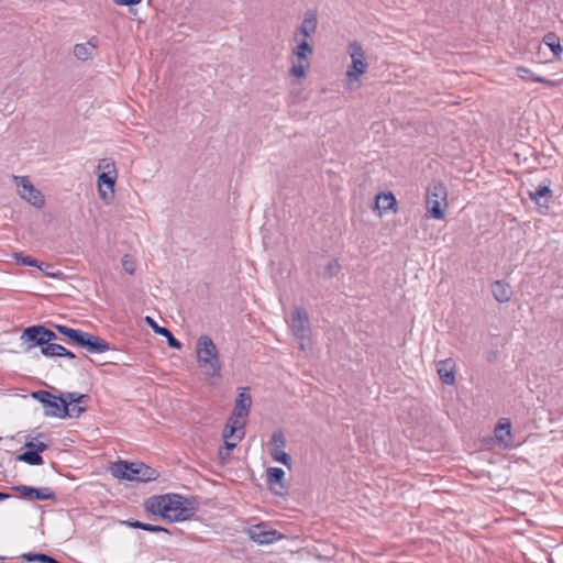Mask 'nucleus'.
Here are the masks:
<instances>
[{"label":"nucleus","instance_id":"1","mask_svg":"<svg viewBox=\"0 0 563 563\" xmlns=\"http://www.w3.org/2000/svg\"><path fill=\"white\" fill-rule=\"evenodd\" d=\"M144 509L167 522H179L195 515L191 501L178 494L155 495L145 499Z\"/></svg>","mask_w":563,"mask_h":563},{"label":"nucleus","instance_id":"2","mask_svg":"<svg viewBox=\"0 0 563 563\" xmlns=\"http://www.w3.org/2000/svg\"><path fill=\"white\" fill-rule=\"evenodd\" d=\"M197 363L203 375L208 378H219L221 363L218 349L209 335H201L196 344Z\"/></svg>","mask_w":563,"mask_h":563},{"label":"nucleus","instance_id":"3","mask_svg":"<svg viewBox=\"0 0 563 563\" xmlns=\"http://www.w3.org/2000/svg\"><path fill=\"white\" fill-rule=\"evenodd\" d=\"M427 219L443 220L448 208V189L442 181L432 180L426 194Z\"/></svg>","mask_w":563,"mask_h":563},{"label":"nucleus","instance_id":"4","mask_svg":"<svg viewBox=\"0 0 563 563\" xmlns=\"http://www.w3.org/2000/svg\"><path fill=\"white\" fill-rule=\"evenodd\" d=\"M111 474L119 479L150 482L158 477V472L144 463L115 462L111 466Z\"/></svg>","mask_w":563,"mask_h":563},{"label":"nucleus","instance_id":"5","mask_svg":"<svg viewBox=\"0 0 563 563\" xmlns=\"http://www.w3.org/2000/svg\"><path fill=\"white\" fill-rule=\"evenodd\" d=\"M296 45L290 52L289 74L298 79H303L307 76L310 67V57L313 54V46L311 40L294 38Z\"/></svg>","mask_w":563,"mask_h":563},{"label":"nucleus","instance_id":"6","mask_svg":"<svg viewBox=\"0 0 563 563\" xmlns=\"http://www.w3.org/2000/svg\"><path fill=\"white\" fill-rule=\"evenodd\" d=\"M347 53L352 62L346 69V89L354 90L360 87V78L366 71L367 63L365 52L360 43H350Z\"/></svg>","mask_w":563,"mask_h":563},{"label":"nucleus","instance_id":"7","mask_svg":"<svg viewBox=\"0 0 563 563\" xmlns=\"http://www.w3.org/2000/svg\"><path fill=\"white\" fill-rule=\"evenodd\" d=\"M32 397L42 404L46 417L65 418L68 416V401L63 396H54L46 390L32 393Z\"/></svg>","mask_w":563,"mask_h":563},{"label":"nucleus","instance_id":"8","mask_svg":"<svg viewBox=\"0 0 563 563\" xmlns=\"http://www.w3.org/2000/svg\"><path fill=\"white\" fill-rule=\"evenodd\" d=\"M291 332L299 341V346L306 351L310 345V320L307 311L301 307H296L291 318Z\"/></svg>","mask_w":563,"mask_h":563},{"label":"nucleus","instance_id":"9","mask_svg":"<svg viewBox=\"0 0 563 563\" xmlns=\"http://www.w3.org/2000/svg\"><path fill=\"white\" fill-rule=\"evenodd\" d=\"M246 422L230 416L227 424L223 429L222 437L224 439V448L227 451L233 450L238 443L244 438ZM219 455L222 460L229 456V452L223 454L222 450L219 451Z\"/></svg>","mask_w":563,"mask_h":563},{"label":"nucleus","instance_id":"10","mask_svg":"<svg viewBox=\"0 0 563 563\" xmlns=\"http://www.w3.org/2000/svg\"><path fill=\"white\" fill-rule=\"evenodd\" d=\"M13 181L18 187L19 196L36 208H42L45 203L43 194L36 189L26 176H13Z\"/></svg>","mask_w":563,"mask_h":563},{"label":"nucleus","instance_id":"11","mask_svg":"<svg viewBox=\"0 0 563 563\" xmlns=\"http://www.w3.org/2000/svg\"><path fill=\"white\" fill-rule=\"evenodd\" d=\"M250 538L258 544H269L282 538L276 530L265 523L254 525L249 529Z\"/></svg>","mask_w":563,"mask_h":563},{"label":"nucleus","instance_id":"12","mask_svg":"<svg viewBox=\"0 0 563 563\" xmlns=\"http://www.w3.org/2000/svg\"><path fill=\"white\" fill-rule=\"evenodd\" d=\"M20 339L22 343L25 345L26 352L31 351L36 346H40L42 349L45 345V343L42 342L44 341L43 325L36 324L25 328Z\"/></svg>","mask_w":563,"mask_h":563},{"label":"nucleus","instance_id":"13","mask_svg":"<svg viewBox=\"0 0 563 563\" xmlns=\"http://www.w3.org/2000/svg\"><path fill=\"white\" fill-rule=\"evenodd\" d=\"M247 390V388H241L235 399L234 408L231 413V416L234 417V420L240 419L246 422V419L250 413V408L252 406V397Z\"/></svg>","mask_w":563,"mask_h":563},{"label":"nucleus","instance_id":"14","mask_svg":"<svg viewBox=\"0 0 563 563\" xmlns=\"http://www.w3.org/2000/svg\"><path fill=\"white\" fill-rule=\"evenodd\" d=\"M318 26L317 14L313 11H307L300 25L294 33V38L311 40Z\"/></svg>","mask_w":563,"mask_h":563},{"label":"nucleus","instance_id":"15","mask_svg":"<svg viewBox=\"0 0 563 563\" xmlns=\"http://www.w3.org/2000/svg\"><path fill=\"white\" fill-rule=\"evenodd\" d=\"M79 346L90 353H103L110 350V344L106 340L86 331L82 333Z\"/></svg>","mask_w":563,"mask_h":563},{"label":"nucleus","instance_id":"16","mask_svg":"<svg viewBox=\"0 0 563 563\" xmlns=\"http://www.w3.org/2000/svg\"><path fill=\"white\" fill-rule=\"evenodd\" d=\"M118 175L100 173L98 176V191L102 200L109 201L114 197V186Z\"/></svg>","mask_w":563,"mask_h":563},{"label":"nucleus","instance_id":"17","mask_svg":"<svg viewBox=\"0 0 563 563\" xmlns=\"http://www.w3.org/2000/svg\"><path fill=\"white\" fill-rule=\"evenodd\" d=\"M437 373L445 385L455 384L456 365L453 358L449 357L437 363Z\"/></svg>","mask_w":563,"mask_h":563},{"label":"nucleus","instance_id":"18","mask_svg":"<svg viewBox=\"0 0 563 563\" xmlns=\"http://www.w3.org/2000/svg\"><path fill=\"white\" fill-rule=\"evenodd\" d=\"M15 489L23 496H30L38 500H55L56 494L49 487L16 486Z\"/></svg>","mask_w":563,"mask_h":563},{"label":"nucleus","instance_id":"19","mask_svg":"<svg viewBox=\"0 0 563 563\" xmlns=\"http://www.w3.org/2000/svg\"><path fill=\"white\" fill-rule=\"evenodd\" d=\"M266 473L267 483L271 486L274 494L283 495V490L286 489L284 470L280 467H268Z\"/></svg>","mask_w":563,"mask_h":563},{"label":"nucleus","instance_id":"20","mask_svg":"<svg viewBox=\"0 0 563 563\" xmlns=\"http://www.w3.org/2000/svg\"><path fill=\"white\" fill-rule=\"evenodd\" d=\"M64 399L68 401V416L77 418L86 411V408L81 407L79 404L89 399V396L78 393H67Z\"/></svg>","mask_w":563,"mask_h":563},{"label":"nucleus","instance_id":"21","mask_svg":"<svg viewBox=\"0 0 563 563\" xmlns=\"http://www.w3.org/2000/svg\"><path fill=\"white\" fill-rule=\"evenodd\" d=\"M529 198L540 208L548 209L552 199L550 183L539 186L534 191H529Z\"/></svg>","mask_w":563,"mask_h":563},{"label":"nucleus","instance_id":"22","mask_svg":"<svg viewBox=\"0 0 563 563\" xmlns=\"http://www.w3.org/2000/svg\"><path fill=\"white\" fill-rule=\"evenodd\" d=\"M490 290L494 299L500 303L508 302L512 295L510 285L504 280H495L490 285Z\"/></svg>","mask_w":563,"mask_h":563},{"label":"nucleus","instance_id":"23","mask_svg":"<svg viewBox=\"0 0 563 563\" xmlns=\"http://www.w3.org/2000/svg\"><path fill=\"white\" fill-rule=\"evenodd\" d=\"M516 74L523 81L540 82L548 87H556L559 85V81L551 80V79L544 78L542 76H538L525 66L516 67Z\"/></svg>","mask_w":563,"mask_h":563},{"label":"nucleus","instance_id":"24","mask_svg":"<svg viewBox=\"0 0 563 563\" xmlns=\"http://www.w3.org/2000/svg\"><path fill=\"white\" fill-rule=\"evenodd\" d=\"M146 323L153 329V331L157 334H161L167 339V343L170 347L179 350L181 347V343L173 335V333L165 327H159L156 321L152 317L145 318Z\"/></svg>","mask_w":563,"mask_h":563},{"label":"nucleus","instance_id":"25","mask_svg":"<svg viewBox=\"0 0 563 563\" xmlns=\"http://www.w3.org/2000/svg\"><path fill=\"white\" fill-rule=\"evenodd\" d=\"M542 42L551 49L553 53V60H561V54L563 48L560 43V37L554 32H549L543 36Z\"/></svg>","mask_w":563,"mask_h":563},{"label":"nucleus","instance_id":"26","mask_svg":"<svg viewBox=\"0 0 563 563\" xmlns=\"http://www.w3.org/2000/svg\"><path fill=\"white\" fill-rule=\"evenodd\" d=\"M121 523L126 526V527H130V528L141 529V530H145V531H148V532H165V533H169V531L166 528L162 527V526L152 525V523H144V522L137 521V520H124V521H121Z\"/></svg>","mask_w":563,"mask_h":563},{"label":"nucleus","instance_id":"27","mask_svg":"<svg viewBox=\"0 0 563 563\" xmlns=\"http://www.w3.org/2000/svg\"><path fill=\"white\" fill-rule=\"evenodd\" d=\"M55 329L63 335L67 336L74 344L79 346L84 331L73 329L64 324H56Z\"/></svg>","mask_w":563,"mask_h":563},{"label":"nucleus","instance_id":"28","mask_svg":"<svg viewBox=\"0 0 563 563\" xmlns=\"http://www.w3.org/2000/svg\"><path fill=\"white\" fill-rule=\"evenodd\" d=\"M495 437L499 443L504 444L505 446H508L509 441L511 439L510 423L506 422V423H499L498 426H496Z\"/></svg>","mask_w":563,"mask_h":563},{"label":"nucleus","instance_id":"29","mask_svg":"<svg viewBox=\"0 0 563 563\" xmlns=\"http://www.w3.org/2000/svg\"><path fill=\"white\" fill-rule=\"evenodd\" d=\"M16 460L24 462L29 465H34V466L43 464V457L41 456V454H38L36 451H33L31 449L29 451H25L22 454H19L16 456Z\"/></svg>","mask_w":563,"mask_h":563},{"label":"nucleus","instance_id":"30","mask_svg":"<svg viewBox=\"0 0 563 563\" xmlns=\"http://www.w3.org/2000/svg\"><path fill=\"white\" fill-rule=\"evenodd\" d=\"M93 48L95 46L90 42L76 44L74 55L80 60H87L90 58Z\"/></svg>","mask_w":563,"mask_h":563},{"label":"nucleus","instance_id":"31","mask_svg":"<svg viewBox=\"0 0 563 563\" xmlns=\"http://www.w3.org/2000/svg\"><path fill=\"white\" fill-rule=\"evenodd\" d=\"M373 209L380 217L387 211V191H380L376 195Z\"/></svg>","mask_w":563,"mask_h":563},{"label":"nucleus","instance_id":"32","mask_svg":"<svg viewBox=\"0 0 563 563\" xmlns=\"http://www.w3.org/2000/svg\"><path fill=\"white\" fill-rule=\"evenodd\" d=\"M23 559H25L27 562H41V563H60L53 556H49L45 553H26L23 554Z\"/></svg>","mask_w":563,"mask_h":563},{"label":"nucleus","instance_id":"33","mask_svg":"<svg viewBox=\"0 0 563 563\" xmlns=\"http://www.w3.org/2000/svg\"><path fill=\"white\" fill-rule=\"evenodd\" d=\"M64 346L57 343H48L41 349L42 355L46 357L60 356Z\"/></svg>","mask_w":563,"mask_h":563},{"label":"nucleus","instance_id":"34","mask_svg":"<svg viewBox=\"0 0 563 563\" xmlns=\"http://www.w3.org/2000/svg\"><path fill=\"white\" fill-rule=\"evenodd\" d=\"M98 169L101 170V173H107L108 175H118L115 162L112 158L100 159Z\"/></svg>","mask_w":563,"mask_h":563},{"label":"nucleus","instance_id":"35","mask_svg":"<svg viewBox=\"0 0 563 563\" xmlns=\"http://www.w3.org/2000/svg\"><path fill=\"white\" fill-rule=\"evenodd\" d=\"M271 455L274 461L279 462V463L290 467L291 457L287 452H285L284 449L272 450Z\"/></svg>","mask_w":563,"mask_h":563},{"label":"nucleus","instance_id":"36","mask_svg":"<svg viewBox=\"0 0 563 563\" xmlns=\"http://www.w3.org/2000/svg\"><path fill=\"white\" fill-rule=\"evenodd\" d=\"M13 257L16 260L18 263L22 265L37 267L42 269V266L40 265L38 261L32 256L23 255L22 253H15Z\"/></svg>","mask_w":563,"mask_h":563},{"label":"nucleus","instance_id":"37","mask_svg":"<svg viewBox=\"0 0 563 563\" xmlns=\"http://www.w3.org/2000/svg\"><path fill=\"white\" fill-rule=\"evenodd\" d=\"M271 443L273 445V450L285 449L286 439L282 430H276L273 432Z\"/></svg>","mask_w":563,"mask_h":563},{"label":"nucleus","instance_id":"38","mask_svg":"<svg viewBox=\"0 0 563 563\" xmlns=\"http://www.w3.org/2000/svg\"><path fill=\"white\" fill-rule=\"evenodd\" d=\"M25 446H26L27 449H31V450H33V451H36L38 454H41L42 452L46 451V450H47V448H48V446H47V444H46V443H44V442H36V443H35V442H33V441H31V442H26Z\"/></svg>","mask_w":563,"mask_h":563},{"label":"nucleus","instance_id":"39","mask_svg":"<svg viewBox=\"0 0 563 563\" xmlns=\"http://www.w3.org/2000/svg\"><path fill=\"white\" fill-rule=\"evenodd\" d=\"M122 265H123L124 271L128 274H131V275L134 274V272H135V264H134V262L128 255L123 256Z\"/></svg>","mask_w":563,"mask_h":563},{"label":"nucleus","instance_id":"40","mask_svg":"<svg viewBox=\"0 0 563 563\" xmlns=\"http://www.w3.org/2000/svg\"><path fill=\"white\" fill-rule=\"evenodd\" d=\"M43 333H44V341H42L45 344L54 343L55 340H57V335L54 331L43 325Z\"/></svg>","mask_w":563,"mask_h":563},{"label":"nucleus","instance_id":"41","mask_svg":"<svg viewBox=\"0 0 563 563\" xmlns=\"http://www.w3.org/2000/svg\"><path fill=\"white\" fill-rule=\"evenodd\" d=\"M340 271V265L336 261H333V262H330L328 265H327V273L330 275V276H334L335 274H338Z\"/></svg>","mask_w":563,"mask_h":563},{"label":"nucleus","instance_id":"42","mask_svg":"<svg viewBox=\"0 0 563 563\" xmlns=\"http://www.w3.org/2000/svg\"><path fill=\"white\" fill-rule=\"evenodd\" d=\"M142 0H113V2L118 5H134L139 4Z\"/></svg>","mask_w":563,"mask_h":563},{"label":"nucleus","instance_id":"43","mask_svg":"<svg viewBox=\"0 0 563 563\" xmlns=\"http://www.w3.org/2000/svg\"><path fill=\"white\" fill-rule=\"evenodd\" d=\"M389 210H397V200L393 192L389 191Z\"/></svg>","mask_w":563,"mask_h":563},{"label":"nucleus","instance_id":"44","mask_svg":"<svg viewBox=\"0 0 563 563\" xmlns=\"http://www.w3.org/2000/svg\"><path fill=\"white\" fill-rule=\"evenodd\" d=\"M60 356L67 357L69 360H74L76 357V355L73 352H70L69 350H67L65 347H64V351H62Z\"/></svg>","mask_w":563,"mask_h":563},{"label":"nucleus","instance_id":"45","mask_svg":"<svg viewBox=\"0 0 563 563\" xmlns=\"http://www.w3.org/2000/svg\"><path fill=\"white\" fill-rule=\"evenodd\" d=\"M9 497H10V495H9V494H7V493H1V492H0V501L5 500V499H8Z\"/></svg>","mask_w":563,"mask_h":563}]
</instances>
